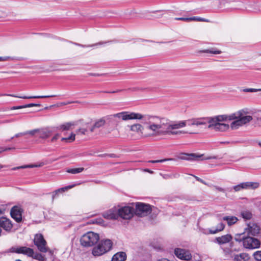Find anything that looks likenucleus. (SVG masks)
Masks as SVG:
<instances>
[{
  "mask_svg": "<svg viewBox=\"0 0 261 261\" xmlns=\"http://www.w3.org/2000/svg\"><path fill=\"white\" fill-rule=\"evenodd\" d=\"M248 113L247 110L243 109L229 115H222L213 117H202L200 118V119H201V122L204 123L201 125L209 124L207 126L208 128L216 131L225 132L229 129V125L222 123L223 121L227 120H234L231 123L230 127L232 129H236L252 120L251 116L247 115Z\"/></svg>",
  "mask_w": 261,
  "mask_h": 261,
  "instance_id": "obj_1",
  "label": "nucleus"
},
{
  "mask_svg": "<svg viewBox=\"0 0 261 261\" xmlns=\"http://www.w3.org/2000/svg\"><path fill=\"white\" fill-rule=\"evenodd\" d=\"M148 120L153 122H155L159 124H162L163 126L160 127L161 128H163V127L165 126L169 127V128H173L175 129L184 127L187 125L198 126L204 123L201 122V119H200V118H193L191 119H188L185 121H180L174 123H171L168 119L165 118L150 115V117L149 118Z\"/></svg>",
  "mask_w": 261,
  "mask_h": 261,
  "instance_id": "obj_2",
  "label": "nucleus"
},
{
  "mask_svg": "<svg viewBox=\"0 0 261 261\" xmlns=\"http://www.w3.org/2000/svg\"><path fill=\"white\" fill-rule=\"evenodd\" d=\"M149 124L146 126V130L149 132L146 136L158 137L170 135H178L181 133L192 134L191 132H184L182 131H174V129L170 128L169 127L164 126L163 128L160 127L163 126L155 122L148 121Z\"/></svg>",
  "mask_w": 261,
  "mask_h": 261,
  "instance_id": "obj_3",
  "label": "nucleus"
},
{
  "mask_svg": "<svg viewBox=\"0 0 261 261\" xmlns=\"http://www.w3.org/2000/svg\"><path fill=\"white\" fill-rule=\"evenodd\" d=\"M150 117V115H143L140 113L128 112L126 111L122 112L108 116V119H113L115 121H117L116 120V119L123 121H127L128 120L133 119L142 120L143 124L146 125V126L149 124L148 120Z\"/></svg>",
  "mask_w": 261,
  "mask_h": 261,
  "instance_id": "obj_4",
  "label": "nucleus"
},
{
  "mask_svg": "<svg viewBox=\"0 0 261 261\" xmlns=\"http://www.w3.org/2000/svg\"><path fill=\"white\" fill-rule=\"evenodd\" d=\"M113 242L110 239L100 240L97 245L92 250V254L95 256H98L110 251L112 248Z\"/></svg>",
  "mask_w": 261,
  "mask_h": 261,
  "instance_id": "obj_5",
  "label": "nucleus"
},
{
  "mask_svg": "<svg viewBox=\"0 0 261 261\" xmlns=\"http://www.w3.org/2000/svg\"><path fill=\"white\" fill-rule=\"evenodd\" d=\"M99 240V236L98 233L89 231L81 237L80 242L82 246L90 247L96 244Z\"/></svg>",
  "mask_w": 261,
  "mask_h": 261,
  "instance_id": "obj_6",
  "label": "nucleus"
},
{
  "mask_svg": "<svg viewBox=\"0 0 261 261\" xmlns=\"http://www.w3.org/2000/svg\"><path fill=\"white\" fill-rule=\"evenodd\" d=\"M151 207L148 204L141 202L135 203V210L134 214L139 217H145L150 214L151 212Z\"/></svg>",
  "mask_w": 261,
  "mask_h": 261,
  "instance_id": "obj_7",
  "label": "nucleus"
},
{
  "mask_svg": "<svg viewBox=\"0 0 261 261\" xmlns=\"http://www.w3.org/2000/svg\"><path fill=\"white\" fill-rule=\"evenodd\" d=\"M8 252L22 254L30 257L33 254V249L25 246H15L10 248Z\"/></svg>",
  "mask_w": 261,
  "mask_h": 261,
  "instance_id": "obj_8",
  "label": "nucleus"
},
{
  "mask_svg": "<svg viewBox=\"0 0 261 261\" xmlns=\"http://www.w3.org/2000/svg\"><path fill=\"white\" fill-rule=\"evenodd\" d=\"M260 241L257 238L250 236L246 237L244 239V248L248 249H254L260 247Z\"/></svg>",
  "mask_w": 261,
  "mask_h": 261,
  "instance_id": "obj_9",
  "label": "nucleus"
},
{
  "mask_svg": "<svg viewBox=\"0 0 261 261\" xmlns=\"http://www.w3.org/2000/svg\"><path fill=\"white\" fill-rule=\"evenodd\" d=\"M34 242L40 251L46 252L48 251V248L46 246V242L41 234L35 235Z\"/></svg>",
  "mask_w": 261,
  "mask_h": 261,
  "instance_id": "obj_10",
  "label": "nucleus"
},
{
  "mask_svg": "<svg viewBox=\"0 0 261 261\" xmlns=\"http://www.w3.org/2000/svg\"><path fill=\"white\" fill-rule=\"evenodd\" d=\"M119 217L124 219H130L134 214L133 207L129 206H123L118 210Z\"/></svg>",
  "mask_w": 261,
  "mask_h": 261,
  "instance_id": "obj_11",
  "label": "nucleus"
},
{
  "mask_svg": "<svg viewBox=\"0 0 261 261\" xmlns=\"http://www.w3.org/2000/svg\"><path fill=\"white\" fill-rule=\"evenodd\" d=\"M244 230L248 235L255 236L259 233L260 227L256 223L250 222L247 224Z\"/></svg>",
  "mask_w": 261,
  "mask_h": 261,
  "instance_id": "obj_12",
  "label": "nucleus"
},
{
  "mask_svg": "<svg viewBox=\"0 0 261 261\" xmlns=\"http://www.w3.org/2000/svg\"><path fill=\"white\" fill-rule=\"evenodd\" d=\"M175 255L179 258L184 260H190L192 255L189 250L181 248H176L174 250Z\"/></svg>",
  "mask_w": 261,
  "mask_h": 261,
  "instance_id": "obj_13",
  "label": "nucleus"
},
{
  "mask_svg": "<svg viewBox=\"0 0 261 261\" xmlns=\"http://www.w3.org/2000/svg\"><path fill=\"white\" fill-rule=\"evenodd\" d=\"M203 154H197L196 153H184L182 156H181L180 159L185 160H192V161H200L203 160H209L211 159H213L212 157H208L205 159L202 158L203 156ZM215 158H214V159Z\"/></svg>",
  "mask_w": 261,
  "mask_h": 261,
  "instance_id": "obj_14",
  "label": "nucleus"
},
{
  "mask_svg": "<svg viewBox=\"0 0 261 261\" xmlns=\"http://www.w3.org/2000/svg\"><path fill=\"white\" fill-rule=\"evenodd\" d=\"M22 208L18 206H13L11 210V215L12 217L16 220V222H19L22 220Z\"/></svg>",
  "mask_w": 261,
  "mask_h": 261,
  "instance_id": "obj_15",
  "label": "nucleus"
},
{
  "mask_svg": "<svg viewBox=\"0 0 261 261\" xmlns=\"http://www.w3.org/2000/svg\"><path fill=\"white\" fill-rule=\"evenodd\" d=\"M0 228H3L6 231L10 230L12 228V224L9 219L5 217L0 218Z\"/></svg>",
  "mask_w": 261,
  "mask_h": 261,
  "instance_id": "obj_16",
  "label": "nucleus"
},
{
  "mask_svg": "<svg viewBox=\"0 0 261 261\" xmlns=\"http://www.w3.org/2000/svg\"><path fill=\"white\" fill-rule=\"evenodd\" d=\"M9 96L14 97H18L22 99H31V98H48V97H55L56 95H44V96H17L13 94H0V96Z\"/></svg>",
  "mask_w": 261,
  "mask_h": 261,
  "instance_id": "obj_17",
  "label": "nucleus"
},
{
  "mask_svg": "<svg viewBox=\"0 0 261 261\" xmlns=\"http://www.w3.org/2000/svg\"><path fill=\"white\" fill-rule=\"evenodd\" d=\"M232 238L230 234H226L221 237H217L214 242L219 245H223L229 242Z\"/></svg>",
  "mask_w": 261,
  "mask_h": 261,
  "instance_id": "obj_18",
  "label": "nucleus"
},
{
  "mask_svg": "<svg viewBox=\"0 0 261 261\" xmlns=\"http://www.w3.org/2000/svg\"><path fill=\"white\" fill-rule=\"evenodd\" d=\"M145 127H143V126L142 125H141V124H139V123H136V124H134L133 125H130L129 126V127H130V130L132 132H135V133H141V134H143V130L145 128V130L148 132L149 133L146 129V125H145ZM148 133H147V134H144V136L145 137H147L146 135H147Z\"/></svg>",
  "mask_w": 261,
  "mask_h": 261,
  "instance_id": "obj_19",
  "label": "nucleus"
},
{
  "mask_svg": "<svg viewBox=\"0 0 261 261\" xmlns=\"http://www.w3.org/2000/svg\"><path fill=\"white\" fill-rule=\"evenodd\" d=\"M103 216L104 218L111 220H116L119 217L118 211L117 212H115L112 210H110L104 213Z\"/></svg>",
  "mask_w": 261,
  "mask_h": 261,
  "instance_id": "obj_20",
  "label": "nucleus"
},
{
  "mask_svg": "<svg viewBox=\"0 0 261 261\" xmlns=\"http://www.w3.org/2000/svg\"><path fill=\"white\" fill-rule=\"evenodd\" d=\"M126 259V253L124 252H119L113 256L112 261H125Z\"/></svg>",
  "mask_w": 261,
  "mask_h": 261,
  "instance_id": "obj_21",
  "label": "nucleus"
},
{
  "mask_svg": "<svg viewBox=\"0 0 261 261\" xmlns=\"http://www.w3.org/2000/svg\"><path fill=\"white\" fill-rule=\"evenodd\" d=\"M242 185L243 189H255L259 186L257 182H242Z\"/></svg>",
  "mask_w": 261,
  "mask_h": 261,
  "instance_id": "obj_22",
  "label": "nucleus"
},
{
  "mask_svg": "<svg viewBox=\"0 0 261 261\" xmlns=\"http://www.w3.org/2000/svg\"><path fill=\"white\" fill-rule=\"evenodd\" d=\"M250 258L249 255L245 253H242L234 255V261H248Z\"/></svg>",
  "mask_w": 261,
  "mask_h": 261,
  "instance_id": "obj_23",
  "label": "nucleus"
},
{
  "mask_svg": "<svg viewBox=\"0 0 261 261\" xmlns=\"http://www.w3.org/2000/svg\"><path fill=\"white\" fill-rule=\"evenodd\" d=\"M74 186V185L68 186H66V187H63V188H60V189H58L55 190V191H54L52 193V199H53V200H54V199L56 198V197L57 196V195L59 193L64 192L67 191L68 189H71Z\"/></svg>",
  "mask_w": 261,
  "mask_h": 261,
  "instance_id": "obj_24",
  "label": "nucleus"
},
{
  "mask_svg": "<svg viewBox=\"0 0 261 261\" xmlns=\"http://www.w3.org/2000/svg\"><path fill=\"white\" fill-rule=\"evenodd\" d=\"M222 219L226 221L229 226L234 224L238 221V219L235 216H225L223 217Z\"/></svg>",
  "mask_w": 261,
  "mask_h": 261,
  "instance_id": "obj_25",
  "label": "nucleus"
},
{
  "mask_svg": "<svg viewBox=\"0 0 261 261\" xmlns=\"http://www.w3.org/2000/svg\"><path fill=\"white\" fill-rule=\"evenodd\" d=\"M38 133L39 134V137L42 139L47 138L51 133V131L47 128L39 129Z\"/></svg>",
  "mask_w": 261,
  "mask_h": 261,
  "instance_id": "obj_26",
  "label": "nucleus"
},
{
  "mask_svg": "<svg viewBox=\"0 0 261 261\" xmlns=\"http://www.w3.org/2000/svg\"><path fill=\"white\" fill-rule=\"evenodd\" d=\"M74 125L73 122H67L64 124H61L57 127V129L59 130H68L71 129V127Z\"/></svg>",
  "mask_w": 261,
  "mask_h": 261,
  "instance_id": "obj_27",
  "label": "nucleus"
},
{
  "mask_svg": "<svg viewBox=\"0 0 261 261\" xmlns=\"http://www.w3.org/2000/svg\"><path fill=\"white\" fill-rule=\"evenodd\" d=\"M225 227V225L222 223H220L218 224L216 227V228L214 230L213 229H210V233L211 234H215L217 233L220 231H222Z\"/></svg>",
  "mask_w": 261,
  "mask_h": 261,
  "instance_id": "obj_28",
  "label": "nucleus"
},
{
  "mask_svg": "<svg viewBox=\"0 0 261 261\" xmlns=\"http://www.w3.org/2000/svg\"><path fill=\"white\" fill-rule=\"evenodd\" d=\"M30 257L39 261H45L46 260L44 255L39 253H35L34 251L33 255Z\"/></svg>",
  "mask_w": 261,
  "mask_h": 261,
  "instance_id": "obj_29",
  "label": "nucleus"
},
{
  "mask_svg": "<svg viewBox=\"0 0 261 261\" xmlns=\"http://www.w3.org/2000/svg\"><path fill=\"white\" fill-rule=\"evenodd\" d=\"M241 215L245 220H250L252 217V213L248 211H243L241 212Z\"/></svg>",
  "mask_w": 261,
  "mask_h": 261,
  "instance_id": "obj_30",
  "label": "nucleus"
},
{
  "mask_svg": "<svg viewBox=\"0 0 261 261\" xmlns=\"http://www.w3.org/2000/svg\"><path fill=\"white\" fill-rule=\"evenodd\" d=\"M41 166H42V165H41V164L39 165H35V164H31V165H23V166L14 167L12 168V170H18V169H25V168H35V167H40Z\"/></svg>",
  "mask_w": 261,
  "mask_h": 261,
  "instance_id": "obj_31",
  "label": "nucleus"
},
{
  "mask_svg": "<svg viewBox=\"0 0 261 261\" xmlns=\"http://www.w3.org/2000/svg\"><path fill=\"white\" fill-rule=\"evenodd\" d=\"M84 170V168L83 167L77 168H73V169H68L66 170L68 173L75 174L79 173L82 172Z\"/></svg>",
  "mask_w": 261,
  "mask_h": 261,
  "instance_id": "obj_32",
  "label": "nucleus"
},
{
  "mask_svg": "<svg viewBox=\"0 0 261 261\" xmlns=\"http://www.w3.org/2000/svg\"><path fill=\"white\" fill-rule=\"evenodd\" d=\"M202 53H210L213 54H220L221 53V51L219 50L216 49L214 48H211L203 50L201 51Z\"/></svg>",
  "mask_w": 261,
  "mask_h": 261,
  "instance_id": "obj_33",
  "label": "nucleus"
},
{
  "mask_svg": "<svg viewBox=\"0 0 261 261\" xmlns=\"http://www.w3.org/2000/svg\"><path fill=\"white\" fill-rule=\"evenodd\" d=\"M75 135L72 133L68 137L62 138L61 141L70 143L75 140Z\"/></svg>",
  "mask_w": 261,
  "mask_h": 261,
  "instance_id": "obj_34",
  "label": "nucleus"
},
{
  "mask_svg": "<svg viewBox=\"0 0 261 261\" xmlns=\"http://www.w3.org/2000/svg\"><path fill=\"white\" fill-rule=\"evenodd\" d=\"M106 123V121L103 118H101L97 120L95 123H94V127H96V128H99L105 125Z\"/></svg>",
  "mask_w": 261,
  "mask_h": 261,
  "instance_id": "obj_35",
  "label": "nucleus"
},
{
  "mask_svg": "<svg viewBox=\"0 0 261 261\" xmlns=\"http://www.w3.org/2000/svg\"><path fill=\"white\" fill-rule=\"evenodd\" d=\"M243 233H239L235 235L234 240L237 242H243V245H244V239L245 238Z\"/></svg>",
  "mask_w": 261,
  "mask_h": 261,
  "instance_id": "obj_36",
  "label": "nucleus"
},
{
  "mask_svg": "<svg viewBox=\"0 0 261 261\" xmlns=\"http://www.w3.org/2000/svg\"><path fill=\"white\" fill-rule=\"evenodd\" d=\"M108 42H99L97 43H95V44H92V45H82V44H78V43H74L76 45H77V46H81V47H92V46H96V45H102V44H106L107 43H108Z\"/></svg>",
  "mask_w": 261,
  "mask_h": 261,
  "instance_id": "obj_37",
  "label": "nucleus"
},
{
  "mask_svg": "<svg viewBox=\"0 0 261 261\" xmlns=\"http://www.w3.org/2000/svg\"><path fill=\"white\" fill-rule=\"evenodd\" d=\"M253 256L255 260L257 261L261 260V250L257 251L253 253Z\"/></svg>",
  "mask_w": 261,
  "mask_h": 261,
  "instance_id": "obj_38",
  "label": "nucleus"
},
{
  "mask_svg": "<svg viewBox=\"0 0 261 261\" xmlns=\"http://www.w3.org/2000/svg\"><path fill=\"white\" fill-rule=\"evenodd\" d=\"M174 160V159L170 158V159H165L159 160H151V161H149L148 162L151 163H163L167 161H172Z\"/></svg>",
  "mask_w": 261,
  "mask_h": 261,
  "instance_id": "obj_39",
  "label": "nucleus"
},
{
  "mask_svg": "<svg viewBox=\"0 0 261 261\" xmlns=\"http://www.w3.org/2000/svg\"><path fill=\"white\" fill-rule=\"evenodd\" d=\"M245 92H255L257 91H261V89H254V88H246L243 90Z\"/></svg>",
  "mask_w": 261,
  "mask_h": 261,
  "instance_id": "obj_40",
  "label": "nucleus"
},
{
  "mask_svg": "<svg viewBox=\"0 0 261 261\" xmlns=\"http://www.w3.org/2000/svg\"><path fill=\"white\" fill-rule=\"evenodd\" d=\"M175 20H182V21H192V19H193L192 18V17H176L175 18Z\"/></svg>",
  "mask_w": 261,
  "mask_h": 261,
  "instance_id": "obj_41",
  "label": "nucleus"
},
{
  "mask_svg": "<svg viewBox=\"0 0 261 261\" xmlns=\"http://www.w3.org/2000/svg\"><path fill=\"white\" fill-rule=\"evenodd\" d=\"M27 135V133H25V132H23V133H18V134H16L15 136H14V137H21V136H24V135ZM14 138V137H12L10 139H9L8 140H7L6 141L8 142H10Z\"/></svg>",
  "mask_w": 261,
  "mask_h": 261,
  "instance_id": "obj_42",
  "label": "nucleus"
},
{
  "mask_svg": "<svg viewBox=\"0 0 261 261\" xmlns=\"http://www.w3.org/2000/svg\"><path fill=\"white\" fill-rule=\"evenodd\" d=\"M242 185V183H241L237 186H234L233 188L235 191H239L241 189H243V187Z\"/></svg>",
  "mask_w": 261,
  "mask_h": 261,
  "instance_id": "obj_43",
  "label": "nucleus"
},
{
  "mask_svg": "<svg viewBox=\"0 0 261 261\" xmlns=\"http://www.w3.org/2000/svg\"><path fill=\"white\" fill-rule=\"evenodd\" d=\"M38 131H39V129H34V130H32L27 131V132H25V133H27V135L29 134L32 136H33L35 135V133H37Z\"/></svg>",
  "mask_w": 261,
  "mask_h": 261,
  "instance_id": "obj_44",
  "label": "nucleus"
},
{
  "mask_svg": "<svg viewBox=\"0 0 261 261\" xmlns=\"http://www.w3.org/2000/svg\"><path fill=\"white\" fill-rule=\"evenodd\" d=\"M192 18L194 19H192V20H196V21H206V22L208 21L207 20H206L205 19L202 18L200 17H192Z\"/></svg>",
  "mask_w": 261,
  "mask_h": 261,
  "instance_id": "obj_45",
  "label": "nucleus"
},
{
  "mask_svg": "<svg viewBox=\"0 0 261 261\" xmlns=\"http://www.w3.org/2000/svg\"><path fill=\"white\" fill-rule=\"evenodd\" d=\"M40 104H37V103H29L25 105V108H30L33 107H40Z\"/></svg>",
  "mask_w": 261,
  "mask_h": 261,
  "instance_id": "obj_46",
  "label": "nucleus"
},
{
  "mask_svg": "<svg viewBox=\"0 0 261 261\" xmlns=\"http://www.w3.org/2000/svg\"><path fill=\"white\" fill-rule=\"evenodd\" d=\"M59 137H60V134H57L52 138V139H51V141L53 142H55L57 140H58L59 138Z\"/></svg>",
  "mask_w": 261,
  "mask_h": 261,
  "instance_id": "obj_47",
  "label": "nucleus"
},
{
  "mask_svg": "<svg viewBox=\"0 0 261 261\" xmlns=\"http://www.w3.org/2000/svg\"><path fill=\"white\" fill-rule=\"evenodd\" d=\"M77 133H80L82 134L85 135L86 132H87V129L85 128H80L77 130Z\"/></svg>",
  "mask_w": 261,
  "mask_h": 261,
  "instance_id": "obj_48",
  "label": "nucleus"
},
{
  "mask_svg": "<svg viewBox=\"0 0 261 261\" xmlns=\"http://www.w3.org/2000/svg\"><path fill=\"white\" fill-rule=\"evenodd\" d=\"M196 179L198 181H200V182L206 185L207 184L202 179L200 178L199 177H197V176H195Z\"/></svg>",
  "mask_w": 261,
  "mask_h": 261,
  "instance_id": "obj_49",
  "label": "nucleus"
},
{
  "mask_svg": "<svg viewBox=\"0 0 261 261\" xmlns=\"http://www.w3.org/2000/svg\"><path fill=\"white\" fill-rule=\"evenodd\" d=\"M15 149V147H6V148H3V151H6L10 150H14Z\"/></svg>",
  "mask_w": 261,
  "mask_h": 261,
  "instance_id": "obj_50",
  "label": "nucleus"
},
{
  "mask_svg": "<svg viewBox=\"0 0 261 261\" xmlns=\"http://www.w3.org/2000/svg\"><path fill=\"white\" fill-rule=\"evenodd\" d=\"M103 220L101 219H97L94 220V223L101 224Z\"/></svg>",
  "mask_w": 261,
  "mask_h": 261,
  "instance_id": "obj_51",
  "label": "nucleus"
},
{
  "mask_svg": "<svg viewBox=\"0 0 261 261\" xmlns=\"http://www.w3.org/2000/svg\"><path fill=\"white\" fill-rule=\"evenodd\" d=\"M200 231L202 233L205 234H210V230H208V232H207L205 230L203 229H200Z\"/></svg>",
  "mask_w": 261,
  "mask_h": 261,
  "instance_id": "obj_52",
  "label": "nucleus"
},
{
  "mask_svg": "<svg viewBox=\"0 0 261 261\" xmlns=\"http://www.w3.org/2000/svg\"><path fill=\"white\" fill-rule=\"evenodd\" d=\"M9 58H10L8 57H0V61H6Z\"/></svg>",
  "mask_w": 261,
  "mask_h": 261,
  "instance_id": "obj_53",
  "label": "nucleus"
},
{
  "mask_svg": "<svg viewBox=\"0 0 261 261\" xmlns=\"http://www.w3.org/2000/svg\"><path fill=\"white\" fill-rule=\"evenodd\" d=\"M215 188H216V189L217 190H218V191H221V192H224V189H223V188H221V187H216Z\"/></svg>",
  "mask_w": 261,
  "mask_h": 261,
  "instance_id": "obj_54",
  "label": "nucleus"
},
{
  "mask_svg": "<svg viewBox=\"0 0 261 261\" xmlns=\"http://www.w3.org/2000/svg\"><path fill=\"white\" fill-rule=\"evenodd\" d=\"M122 91V90H117V91H114L107 92V93H114L118 92H120V91Z\"/></svg>",
  "mask_w": 261,
  "mask_h": 261,
  "instance_id": "obj_55",
  "label": "nucleus"
},
{
  "mask_svg": "<svg viewBox=\"0 0 261 261\" xmlns=\"http://www.w3.org/2000/svg\"><path fill=\"white\" fill-rule=\"evenodd\" d=\"M173 176L174 178H178L179 176V174L176 173L173 174Z\"/></svg>",
  "mask_w": 261,
  "mask_h": 261,
  "instance_id": "obj_56",
  "label": "nucleus"
},
{
  "mask_svg": "<svg viewBox=\"0 0 261 261\" xmlns=\"http://www.w3.org/2000/svg\"><path fill=\"white\" fill-rule=\"evenodd\" d=\"M17 109H22V108H25V105L19 106H17Z\"/></svg>",
  "mask_w": 261,
  "mask_h": 261,
  "instance_id": "obj_57",
  "label": "nucleus"
},
{
  "mask_svg": "<svg viewBox=\"0 0 261 261\" xmlns=\"http://www.w3.org/2000/svg\"><path fill=\"white\" fill-rule=\"evenodd\" d=\"M158 261H170L169 259L167 258H161L160 259H159Z\"/></svg>",
  "mask_w": 261,
  "mask_h": 261,
  "instance_id": "obj_58",
  "label": "nucleus"
},
{
  "mask_svg": "<svg viewBox=\"0 0 261 261\" xmlns=\"http://www.w3.org/2000/svg\"><path fill=\"white\" fill-rule=\"evenodd\" d=\"M96 128V127H94V124L91 127V128H90V131L91 132H93L94 130V129Z\"/></svg>",
  "mask_w": 261,
  "mask_h": 261,
  "instance_id": "obj_59",
  "label": "nucleus"
},
{
  "mask_svg": "<svg viewBox=\"0 0 261 261\" xmlns=\"http://www.w3.org/2000/svg\"><path fill=\"white\" fill-rule=\"evenodd\" d=\"M108 155L109 156H110L111 158H115L116 157V155L115 154H109Z\"/></svg>",
  "mask_w": 261,
  "mask_h": 261,
  "instance_id": "obj_60",
  "label": "nucleus"
},
{
  "mask_svg": "<svg viewBox=\"0 0 261 261\" xmlns=\"http://www.w3.org/2000/svg\"><path fill=\"white\" fill-rule=\"evenodd\" d=\"M11 110H17V106H14V107H12L11 108Z\"/></svg>",
  "mask_w": 261,
  "mask_h": 261,
  "instance_id": "obj_61",
  "label": "nucleus"
},
{
  "mask_svg": "<svg viewBox=\"0 0 261 261\" xmlns=\"http://www.w3.org/2000/svg\"><path fill=\"white\" fill-rule=\"evenodd\" d=\"M145 171H147V172H148L149 173H152V171H150L149 169H146V170H145Z\"/></svg>",
  "mask_w": 261,
  "mask_h": 261,
  "instance_id": "obj_62",
  "label": "nucleus"
},
{
  "mask_svg": "<svg viewBox=\"0 0 261 261\" xmlns=\"http://www.w3.org/2000/svg\"><path fill=\"white\" fill-rule=\"evenodd\" d=\"M3 148H1V150H0V153L4 151H3Z\"/></svg>",
  "mask_w": 261,
  "mask_h": 261,
  "instance_id": "obj_63",
  "label": "nucleus"
},
{
  "mask_svg": "<svg viewBox=\"0 0 261 261\" xmlns=\"http://www.w3.org/2000/svg\"><path fill=\"white\" fill-rule=\"evenodd\" d=\"M258 145H259V146L260 147H261V142H259L258 143Z\"/></svg>",
  "mask_w": 261,
  "mask_h": 261,
  "instance_id": "obj_64",
  "label": "nucleus"
}]
</instances>
